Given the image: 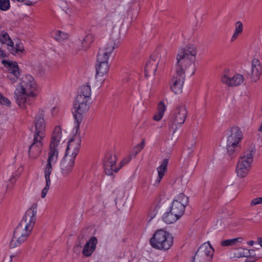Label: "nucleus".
Listing matches in <instances>:
<instances>
[{
  "label": "nucleus",
  "mask_w": 262,
  "mask_h": 262,
  "mask_svg": "<svg viewBox=\"0 0 262 262\" xmlns=\"http://www.w3.org/2000/svg\"><path fill=\"white\" fill-rule=\"evenodd\" d=\"M38 84L32 75L25 74L19 78L14 92V98L17 105L25 109L30 103V98H35L37 95Z\"/></svg>",
  "instance_id": "1"
},
{
  "label": "nucleus",
  "mask_w": 262,
  "mask_h": 262,
  "mask_svg": "<svg viewBox=\"0 0 262 262\" xmlns=\"http://www.w3.org/2000/svg\"><path fill=\"white\" fill-rule=\"evenodd\" d=\"M198 54L197 47L188 44L179 49L176 56V72L181 74L193 75L195 71V62Z\"/></svg>",
  "instance_id": "2"
},
{
  "label": "nucleus",
  "mask_w": 262,
  "mask_h": 262,
  "mask_svg": "<svg viewBox=\"0 0 262 262\" xmlns=\"http://www.w3.org/2000/svg\"><path fill=\"white\" fill-rule=\"evenodd\" d=\"M35 130L33 142L30 146L29 155L30 159H36L43 146V139L46 135V123L42 113L38 114L35 119Z\"/></svg>",
  "instance_id": "3"
},
{
  "label": "nucleus",
  "mask_w": 262,
  "mask_h": 262,
  "mask_svg": "<svg viewBox=\"0 0 262 262\" xmlns=\"http://www.w3.org/2000/svg\"><path fill=\"white\" fill-rule=\"evenodd\" d=\"M174 237L168 231L163 229L155 231L149 239V244L154 249L166 251L173 245Z\"/></svg>",
  "instance_id": "4"
},
{
  "label": "nucleus",
  "mask_w": 262,
  "mask_h": 262,
  "mask_svg": "<svg viewBox=\"0 0 262 262\" xmlns=\"http://www.w3.org/2000/svg\"><path fill=\"white\" fill-rule=\"evenodd\" d=\"M62 132L60 126H56L52 133L47 163L55 165L58 159L59 153L62 149Z\"/></svg>",
  "instance_id": "5"
},
{
  "label": "nucleus",
  "mask_w": 262,
  "mask_h": 262,
  "mask_svg": "<svg viewBox=\"0 0 262 262\" xmlns=\"http://www.w3.org/2000/svg\"><path fill=\"white\" fill-rule=\"evenodd\" d=\"M91 98L77 95L73 105V115L75 119V129L78 131V126L82 121L84 115L89 111Z\"/></svg>",
  "instance_id": "6"
},
{
  "label": "nucleus",
  "mask_w": 262,
  "mask_h": 262,
  "mask_svg": "<svg viewBox=\"0 0 262 262\" xmlns=\"http://www.w3.org/2000/svg\"><path fill=\"white\" fill-rule=\"evenodd\" d=\"M254 152V148H251L246 150L239 158L235 169L238 178L243 179L249 174L252 167Z\"/></svg>",
  "instance_id": "7"
},
{
  "label": "nucleus",
  "mask_w": 262,
  "mask_h": 262,
  "mask_svg": "<svg viewBox=\"0 0 262 262\" xmlns=\"http://www.w3.org/2000/svg\"><path fill=\"white\" fill-rule=\"evenodd\" d=\"M243 137V133L239 127L234 126L228 130L226 149L229 154H232L239 147Z\"/></svg>",
  "instance_id": "8"
},
{
  "label": "nucleus",
  "mask_w": 262,
  "mask_h": 262,
  "mask_svg": "<svg viewBox=\"0 0 262 262\" xmlns=\"http://www.w3.org/2000/svg\"><path fill=\"white\" fill-rule=\"evenodd\" d=\"M188 202V198L185 194L179 193L174 198L169 209L181 218L185 212V208Z\"/></svg>",
  "instance_id": "9"
},
{
  "label": "nucleus",
  "mask_w": 262,
  "mask_h": 262,
  "mask_svg": "<svg viewBox=\"0 0 262 262\" xmlns=\"http://www.w3.org/2000/svg\"><path fill=\"white\" fill-rule=\"evenodd\" d=\"M221 82L230 87H236L242 84L244 81V76L239 73L232 74L228 69L225 70L221 76Z\"/></svg>",
  "instance_id": "10"
},
{
  "label": "nucleus",
  "mask_w": 262,
  "mask_h": 262,
  "mask_svg": "<svg viewBox=\"0 0 262 262\" xmlns=\"http://www.w3.org/2000/svg\"><path fill=\"white\" fill-rule=\"evenodd\" d=\"M74 131L75 135L69 140L64 156L76 159L79 152L81 142L79 126H78V131L77 132H76L75 129V126L74 128Z\"/></svg>",
  "instance_id": "11"
},
{
  "label": "nucleus",
  "mask_w": 262,
  "mask_h": 262,
  "mask_svg": "<svg viewBox=\"0 0 262 262\" xmlns=\"http://www.w3.org/2000/svg\"><path fill=\"white\" fill-rule=\"evenodd\" d=\"M31 232L29 230L18 225L14 231L13 235L10 242V247L14 248L20 246L27 239Z\"/></svg>",
  "instance_id": "12"
},
{
  "label": "nucleus",
  "mask_w": 262,
  "mask_h": 262,
  "mask_svg": "<svg viewBox=\"0 0 262 262\" xmlns=\"http://www.w3.org/2000/svg\"><path fill=\"white\" fill-rule=\"evenodd\" d=\"M36 215L37 207L32 206L27 210L19 225L32 232L36 221Z\"/></svg>",
  "instance_id": "13"
},
{
  "label": "nucleus",
  "mask_w": 262,
  "mask_h": 262,
  "mask_svg": "<svg viewBox=\"0 0 262 262\" xmlns=\"http://www.w3.org/2000/svg\"><path fill=\"white\" fill-rule=\"evenodd\" d=\"M117 157L115 155H107L105 157L104 163V170L107 175H112L113 172H117L125 164L122 161L116 165Z\"/></svg>",
  "instance_id": "14"
},
{
  "label": "nucleus",
  "mask_w": 262,
  "mask_h": 262,
  "mask_svg": "<svg viewBox=\"0 0 262 262\" xmlns=\"http://www.w3.org/2000/svg\"><path fill=\"white\" fill-rule=\"evenodd\" d=\"M3 63L7 69V79L12 83L16 82L20 74L17 63L12 61H3Z\"/></svg>",
  "instance_id": "15"
},
{
  "label": "nucleus",
  "mask_w": 262,
  "mask_h": 262,
  "mask_svg": "<svg viewBox=\"0 0 262 262\" xmlns=\"http://www.w3.org/2000/svg\"><path fill=\"white\" fill-rule=\"evenodd\" d=\"M115 42L111 40L102 46L99 50L97 61L108 62L109 59L115 48Z\"/></svg>",
  "instance_id": "16"
},
{
  "label": "nucleus",
  "mask_w": 262,
  "mask_h": 262,
  "mask_svg": "<svg viewBox=\"0 0 262 262\" xmlns=\"http://www.w3.org/2000/svg\"><path fill=\"white\" fill-rule=\"evenodd\" d=\"M75 159L64 156L60 162V170L61 176L67 178L70 176L73 170Z\"/></svg>",
  "instance_id": "17"
},
{
  "label": "nucleus",
  "mask_w": 262,
  "mask_h": 262,
  "mask_svg": "<svg viewBox=\"0 0 262 262\" xmlns=\"http://www.w3.org/2000/svg\"><path fill=\"white\" fill-rule=\"evenodd\" d=\"M187 114V111L185 105L181 104L176 107L171 121L176 127H179L185 122Z\"/></svg>",
  "instance_id": "18"
},
{
  "label": "nucleus",
  "mask_w": 262,
  "mask_h": 262,
  "mask_svg": "<svg viewBox=\"0 0 262 262\" xmlns=\"http://www.w3.org/2000/svg\"><path fill=\"white\" fill-rule=\"evenodd\" d=\"M185 77V75L177 73L176 72L172 78L170 88L175 94H180L182 92Z\"/></svg>",
  "instance_id": "19"
},
{
  "label": "nucleus",
  "mask_w": 262,
  "mask_h": 262,
  "mask_svg": "<svg viewBox=\"0 0 262 262\" xmlns=\"http://www.w3.org/2000/svg\"><path fill=\"white\" fill-rule=\"evenodd\" d=\"M94 40V36L89 33L84 37L79 38L76 42L77 50L80 51H85L88 50Z\"/></svg>",
  "instance_id": "20"
},
{
  "label": "nucleus",
  "mask_w": 262,
  "mask_h": 262,
  "mask_svg": "<svg viewBox=\"0 0 262 262\" xmlns=\"http://www.w3.org/2000/svg\"><path fill=\"white\" fill-rule=\"evenodd\" d=\"M262 74V66L260 61L256 58L252 60L250 72V79L253 82H256L260 79Z\"/></svg>",
  "instance_id": "21"
},
{
  "label": "nucleus",
  "mask_w": 262,
  "mask_h": 262,
  "mask_svg": "<svg viewBox=\"0 0 262 262\" xmlns=\"http://www.w3.org/2000/svg\"><path fill=\"white\" fill-rule=\"evenodd\" d=\"M109 62L97 61L96 64V76L97 79H104L107 75L110 70Z\"/></svg>",
  "instance_id": "22"
},
{
  "label": "nucleus",
  "mask_w": 262,
  "mask_h": 262,
  "mask_svg": "<svg viewBox=\"0 0 262 262\" xmlns=\"http://www.w3.org/2000/svg\"><path fill=\"white\" fill-rule=\"evenodd\" d=\"M98 240L96 237L93 236L84 245L82 253L86 257L91 256L96 250Z\"/></svg>",
  "instance_id": "23"
},
{
  "label": "nucleus",
  "mask_w": 262,
  "mask_h": 262,
  "mask_svg": "<svg viewBox=\"0 0 262 262\" xmlns=\"http://www.w3.org/2000/svg\"><path fill=\"white\" fill-rule=\"evenodd\" d=\"M168 164V159H164L160 165L157 167V170L158 172V176L152 185L156 187H158L160 184L161 180L163 178L165 171L167 169V167Z\"/></svg>",
  "instance_id": "24"
},
{
  "label": "nucleus",
  "mask_w": 262,
  "mask_h": 262,
  "mask_svg": "<svg viewBox=\"0 0 262 262\" xmlns=\"http://www.w3.org/2000/svg\"><path fill=\"white\" fill-rule=\"evenodd\" d=\"M7 49L13 55H20L26 52L23 43L18 39L12 41Z\"/></svg>",
  "instance_id": "25"
},
{
  "label": "nucleus",
  "mask_w": 262,
  "mask_h": 262,
  "mask_svg": "<svg viewBox=\"0 0 262 262\" xmlns=\"http://www.w3.org/2000/svg\"><path fill=\"white\" fill-rule=\"evenodd\" d=\"M214 249L209 242L204 243L199 248V252L206 257V260L210 262L213 255Z\"/></svg>",
  "instance_id": "26"
},
{
  "label": "nucleus",
  "mask_w": 262,
  "mask_h": 262,
  "mask_svg": "<svg viewBox=\"0 0 262 262\" xmlns=\"http://www.w3.org/2000/svg\"><path fill=\"white\" fill-rule=\"evenodd\" d=\"M145 145V142L144 140L142 141V142L136 145L131 150L130 154L124 158L122 160V162L123 164H127L132 159H134L136 157V156L142 150V149L144 147Z\"/></svg>",
  "instance_id": "27"
},
{
  "label": "nucleus",
  "mask_w": 262,
  "mask_h": 262,
  "mask_svg": "<svg viewBox=\"0 0 262 262\" xmlns=\"http://www.w3.org/2000/svg\"><path fill=\"white\" fill-rule=\"evenodd\" d=\"M180 219L178 215L173 213L170 209L165 212L162 216L163 222L168 224L174 223Z\"/></svg>",
  "instance_id": "28"
},
{
  "label": "nucleus",
  "mask_w": 262,
  "mask_h": 262,
  "mask_svg": "<svg viewBox=\"0 0 262 262\" xmlns=\"http://www.w3.org/2000/svg\"><path fill=\"white\" fill-rule=\"evenodd\" d=\"M251 100V93L249 90L245 89L241 91L238 98V101L241 104L247 105Z\"/></svg>",
  "instance_id": "29"
},
{
  "label": "nucleus",
  "mask_w": 262,
  "mask_h": 262,
  "mask_svg": "<svg viewBox=\"0 0 262 262\" xmlns=\"http://www.w3.org/2000/svg\"><path fill=\"white\" fill-rule=\"evenodd\" d=\"M254 252L253 250H249L242 247L234 249L233 253L234 258H241L247 256L249 254L251 255Z\"/></svg>",
  "instance_id": "30"
},
{
  "label": "nucleus",
  "mask_w": 262,
  "mask_h": 262,
  "mask_svg": "<svg viewBox=\"0 0 262 262\" xmlns=\"http://www.w3.org/2000/svg\"><path fill=\"white\" fill-rule=\"evenodd\" d=\"M77 95L91 98L92 90L90 85L89 84H84L82 85L80 88Z\"/></svg>",
  "instance_id": "31"
},
{
  "label": "nucleus",
  "mask_w": 262,
  "mask_h": 262,
  "mask_svg": "<svg viewBox=\"0 0 262 262\" xmlns=\"http://www.w3.org/2000/svg\"><path fill=\"white\" fill-rule=\"evenodd\" d=\"M166 110V106L163 102L161 101L158 105V110L157 113L154 117V119L156 121H160L163 118L165 111Z\"/></svg>",
  "instance_id": "32"
},
{
  "label": "nucleus",
  "mask_w": 262,
  "mask_h": 262,
  "mask_svg": "<svg viewBox=\"0 0 262 262\" xmlns=\"http://www.w3.org/2000/svg\"><path fill=\"white\" fill-rule=\"evenodd\" d=\"M243 242L242 237H237L231 239L224 240L221 242L223 246H237Z\"/></svg>",
  "instance_id": "33"
},
{
  "label": "nucleus",
  "mask_w": 262,
  "mask_h": 262,
  "mask_svg": "<svg viewBox=\"0 0 262 262\" xmlns=\"http://www.w3.org/2000/svg\"><path fill=\"white\" fill-rule=\"evenodd\" d=\"M157 66L158 62L151 59L146 63L145 71L146 72H151L155 74L157 69Z\"/></svg>",
  "instance_id": "34"
},
{
  "label": "nucleus",
  "mask_w": 262,
  "mask_h": 262,
  "mask_svg": "<svg viewBox=\"0 0 262 262\" xmlns=\"http://www.w3.org/2000/svg\"><path fill=\"white\" fill-rule=\"evenodd\" d=\"M188 180L183 177H179L174 181V187L178 189H183L185 187L188 183Z\"/></svg>",
  "instance_id": "35"
},
{
  "label": "nucleus",
  "mask_w": 262,
  "mask_h": 262,
  "mask_svg": "<svg viewBox=\"0 0 262 262\" xmlns=\"http://www.w3.org/2000/svg\"><path fill=\"white\" fill-rule=\"evenodd\" d=\"M12 41L7 32H2L0 33V42L2 44L6 45L7 49L10 45H12Z\"/></svg>",
  "instance_id": "36"
},
{
  "label": "nucleus",
  "mask_w": 262,
  "mask_h": 262,
  "mask_svg": "<svg viewBox=\"0 0 262 262\" xmlns=\"http://www.w3.org/2000/svg\"><path fill=\"white\" fill-rule=\"evenodd\" d=\"M51 35L56 40L59 41L67 39L68 37V35L67 33L60 30L53 31L51 33Z\"/></svg>",
  "instance_id": "37"
},
{
  "label": "nucleus",
  "mask_w": 262,
  "mask_h": 262,
  "mask_svg": "<svg viewBox=\"0 0 262 262\" xmlns=\"http://www.w3.org/2000/svg\"><path fill=\"white\" fill-rule=\"evenodd\" d=\"M54 165L48 163L47 164L44 170L45 177L46 179V181L51 182L50 180V174L53 170V166Z\"/></svg>",
  "instance_id": "38"
},
{
  "label": "nucleus",
  "mask_w": 262,
  "mask_h": 262,
  "mask_svg": "<svg viewBox=\"0 0 262 262\" xmlns=\"http://www.w3.org/2000/svg\"><path fill=\"white\" fill-rule=\"evenodd\" d=\"M244 30V25L241 21H237L234 25L233 32L241 35Z\"/></svg>",
  "instance_id": "39"
},
{
  "label": "nucleus",
  "mask_w": 262,
  "mask_h": 262,
  "mask_svg": "<svg viewBox=\"0 0 262 262\" xmlns=\"http://www.w3.org/2000/svg\"><path fill=\"white\" fill-rule=\"evenodd\" d=\"M10 4L9 0H0V9L2 11H7L9 9Z\"/></svg>",
  "instance_id": "40"
},
{
  "label": "nucleus",
  "mask_w": 262,
  "mask_h": 262,
  "mask_svg": "<svg viewBox=\"0 0 262 262\" xmlns=\"http://www.w3.org/2000/svg\"><path fill=\"white\" fill-rule=\"evenodd\" d=\"M50 185H51V182L46 181V185L43 187V188L42 189L41 192L40 196H41V198L44 199L46 196V195H47V193H48L49 190L50 189Z\"/></svg>",
  "instance_id": "41"
},
{
  "label": "nucleus",
  "mask_w": 262,
  "mask_h": 262,
  "mask_svg": "<svg viewBox=\"0 0 262 262\" xmlns=\"http://www.w3.org/2000/svg\"><path fill=\"white\" fill-rule=\"evenodd\" d=\"M145 111L144 104L142 103L139 106H136L133 108V112L136 115L142 114Z\"/></svg>",
  "instance_id": "42"
},
{
  "label": "nucleus",
  "mask_w": 262,
  "mask_h": 262,
  "mask_svg": "<svg viewBox=\"0 0 262 262\" xmlns=\"http://www.w3.org/2000/svg\"><path fill=\"white\" fill-rule=\"evenodd\" d=\"M0 104L2 105H5L7 106H10L11 105V101L1 93H0Z\"/></svg>",
  "instance_id": "43"
},
{
  "label": "nucleus",
  "mask_w": 262,
  "mask_h": 262,
  "mask_svg": "<svg viewBox=\"0 0 262 262\" xmlns=\"http://www.w3.org/2000/svg\"><path fill=\"white\" fill-rule=\"evenodd\" d=\"M262 204V197H258L252 199L250 202L251 206Z\"/></svg>",
  "instance_id": "44"
},
{
  "label": "nucleus",
  "mask_w": 262,
  "mask_h": 262,
  "mask_svg": "<svg viewBox=\"0 0 262 262\" xmlns=\"http://www.w3.org/2000/svg\"><path fill=\"white\" fill-rule=\"evenodd\" d=\"M60 112V107L56 105L53 107L51 110V113L53 116H57Z\"/></svg>",
  "instance_id": "45"
},
{
  "label": "nucleus",
  "mask_w": 262,
  "mask_h": 262,
  "mask_svg": "<svg viewBox=\"0 0 262 262\" xmlns=\"http://www.w3.org/2000/svg\"><path fill=\"white\" fill-rule=\"evenodd\" d=\"M156 214L157 212L155 210L150 211L148 213V215L147 216L146 221L148 223H150L152 220V219L156 216Z\"/></svg>",
  "instance_id": "46"
},
{
  "label": "nucleus",
  "mask_w": 262,
  "mask_h": 262,
  "mask_svg": "<svg viewBox=\"0 0 262 262\" xmlns=\"http://www.w3.org/2000/svg\"><path fill=\"white\" fill-rule=\"evenodd\" d=\"M251 257L246 259L245 262H254L255 261L258 260L260 258L261 256H256L253 255V253L250 255Z\"/></svg>",
  "instance_id": "47"
},
{
  "label": "nucleus",
  "mask_w": 262,
  "mask_h": 262,
  "mask_svg": "<svg viewBox=\"0 0 262 262\" xmlns=\"http://www.w3.org/2000/svg\"><path fill=\"white\" fill-rule=\"evenodd\" d=\"M239 35L235 33L234 32L233 33V34L232 35L231 37V41L233 42L236 39L239 37Z\"/></svg>",
  "instance_id": "48"
},
{
  "label": "nucleus",
  "mask_w": 262,
  "mask_h": 262,
  "mask_svg": "<svg viewBox=\"0 0 262 262\" xmlns=\"http://www.w3.org/2000/svg\"><path fill=\"white\" fill-rule=\"evenodd\" d=\"M5 181H11V183H13L15 181V179L14 178L13 176L12 175L10 177L9 179H5Z\"/></svg>",
  "instance_id": "49"
},
{
  "label": "nucleus",
  "mask_w": 262,
  "mask_h": 262,
  "mask_svg": "<svg viewBox=\"0 0 262 262\" xmlns=\"http://www.w3.org/2000/svg\"><path fill=\"white\" fill-rule=\"evenodd\" d=\"M0 56L1 57H5L6 53L1 48H0Z\"/></svg>",
  "instance_id": "50"
},
{
  "label": "nucleus",
  "mask_w": 262,
  "mask_h": 262,
  "mask_svg": "<svg viewBox=\"0 0 262 262\" xmlns=\"http://www.w3.org/2000/svg\"><path fill=\"white\" fill-rule=\"evenodd\" d=\"M257 243L260 245V246L262 248V237H258L257 238Z\"/></svg>",
  "instance_id": "51"
},
{
  "label": "nucleus",
  "mask_w": 262,
  "mask_h": 262,
  "mask_svg": "<svg viewBox=\"0 0 262 262\" xmlns=\"http://www.w3.org/2000/svg\"><path fill=\"white\" fill-rule=\"evenodd\" d=\"M255 242L253 241H249L247 242V244L250 246H252L254 245Z\"/></svg>",
  "instance_id": "52"
}]
</instances>
